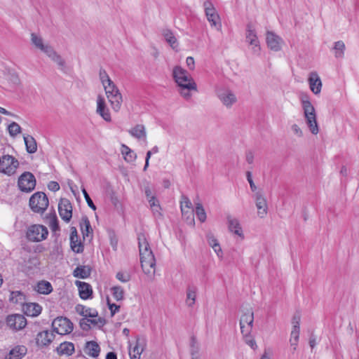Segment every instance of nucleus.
<instances>
[{
  "label": "nucleus",
  "instance_id": "obj_26",
  "mask_svg": "<svg viewBox=\"0 0 359 359\" xmlns=\"http://www.w3.org/2000/svg\"><path fill=\"white\" fill-rule=\"evenodd\" d=\"M25 313L28 316H37L42 311V307L37 303H28L23 306Z\"/></svg>",
  "mask_w": 359,
  "mask_h": 359
},
{
  "label": "nucleus",
  "instance_id": "obj_49",
  "mask_svg": "<svg viewBox=\"0 0 359 359\" xmlns=\"http://www.w3.org/2000/svg\"><path fill=\"white\" fill-rule=\"evenodd\" d=\"M105 109V100L101 95H98L97 98V110L96 112H104Z\"/></svg>",
  "mask_w": 359,
  "mask_h": 359
},
{
  "label": "nucleus",
  "instance_id": "obj_32",
  "mask_svg": "<svg viewBox=\"0 0 359 359\" xmlns=\"http://www.w3.org/2000/svg\"><path fill=\"white\" fill-rule=\"evenodd\" d=\"M90 272L91 269L88 266H79L74 269L73 275L74 277L85 279L90 276Z\"/></svg>",
  "mask_w": 359,
  "mask_h": 359
},
{
  "label": "nucleus",
  "instance_id": "obj_24",
  "mask_svg": "<svg viewBox=\"0 0 359 359\" xmlns=\"http://www.w3.org/2000/svg\"><path fill=\"white\" fill-rule=\"evenodd\" d=\"M304 118L306 123L311 133L313 135H317L318 133L319 129L316 114H304Z\"/></svg>",
  "mask_w": 359,
  "mask_h": 359
},
{
  "label": "nucleus",
  "instance_id": "obj_37",
  "mask_svg": "<svg viewBox=\"0 0 359 359\" xmlns=\"http://www.w3.org/2000/svg\"><path fill=\"white\" fill-rule=\"evenodd\" d=\"M81 230L82 231L83 237H88L90 233H93V229L90 225V222L86 216H83L81 218L80 223Z\"/></svg>",
  "mask_w": 359,
  "mask_h": 359
},
{
  "label": "nucleus",
  "instance_id": "obj_50",
  "mask_svg": "<svg viewBox=\"0 0 359 359\" xmlns=\"http://www.w3.org/2000/svg\"><path fill=\"white\" fill-rule=\"evenodd\" d=\"M165 40L170 44V46L175 48V43H177V39L172 32H168L165 34Z\"/></svg>",
  "mask_w": 359,
  "mask_h": 359
},
{
  "label": "nucleus",
  "instance_id": "obj_21",
  "mask_svg": "<svg viewBox=\"0 0 359 359\" xmlns=\"http://www.w3.org/2000/svg\"><path fill=\"white\" fill-rule=\"evenodd\" d=\"M256 206L257 208V215L259 217L263 218L267 214V202L260 193L256 194Z\"/></svg>",
  "mask_w": 359,
  "mask_h": 359
},
{
  "label": "nucleus",
  "instance_id": "obj_57",
  "mask_svg": "<svg viewBox=\"0 0 359 359\" xmlns=\"http://www.w3.org/2000/svg\"><path fill=\"white\" fill-rule=\"evenodd\" d=\"M246 177H247V180L248 181V182L250 184L251 190L252 191H255L256 190L257 187L252 180V173L250 171H248L246 172Z\"/></svg>",
  "mask_w": 359,
  "mask_h": 359
},
{
  "label": "nucleus",
  "instance_id": "obj_22",
  "mask_svg": "<svg viewBox=\"0 0 359 359\" xmlns=\"http://www.w3.org/2000/svg\"><path fill=\"white\" fill-rule=\"evenodd\" d=\"M76 313L83 316V318H96L98 316V312L92 308L86 307L81 304H78L75 307Z\"/></svg>",
  "mask_w": 359,
  "mask_h": 359
},
{
  "label": "nucleus",
  "instance_id": "obj_19",
  "mask_svg": "<svg viewBox=\"0 0 359 359\" xmlns=\"http://www.w3.org/2000/svg\"><path fill=\"white\" fill-rule=\"evenodd\" d=\"M70 245L72 250L76 253H81L83 251V245L79 240L77 230L74 226L71 228Z\"/></svg>",
  "mask_w": 359,
  "mask_h": 359
},
{
  "label": "nucleus",
  "instance_id": "obj_62",
  "mask_svg": "<svg viewBox=\"0 0 359 359\" xmlns=\"http://www.w3.org/2000/svg\"><path fill=\"white\" fill-rule=\"evenodd\" d=\"M212 249L215 251V252L217 254L218 257L222 258L223 252H222V250L219 243H217L215 246H212Z\"/></svg>",
  "mask_w": 359,
  "mask_h": 359
},
{
  "label": "nucleus",
  "instance_id": "obj_29",
  "mask_svg": "<svg viewBox=\"0 0 359 359\" xmlns=\"http://www.w3.org/2000/svg\"><path fill=\"white\" fill-rule=\"evenodd\" d=\"M35 290L39 294H48L53 291V287L50 282L41 280L35 286Z\"/></svg>",
  "mask_w": 359,
  "mask_h": 359
},
{
  "label": "nucleus",
  "instance_id": "obj_7",
  "mask_svg": "<svg viewBox=\"0 0 359 359\" xmlns=\"http://www.w3.org/2000/svg\"><path fill=\"white\" fill-rule=\"evenodd\" d=\"M53 331L60 335H65L71 333L74 329L72 321L66 317H57L52 322Z\"/></svg>",
  "mask_w": 359,
  "mask_h": 359
},
{
  "label": "nucleus",
  "instance_id": "obj_31",
  "mask_svg": "<svg viewBox=\"0 0 359 359\" xmlns=\"http://www.w3.org/2000/svg\"><path fill=\"white\" fill-rule=\"evenodd\" d=\"M197 287L194 285H189L187 289L186 303L188 306L191 307L196 302Z\"/></svg>",
  "mask_w": 359,
  "mask_h": 359
},
{
  "label": "nucleus",
  "instance_id": "obj_12",
  "mask_svg": "<svg viewBox=\"0 0 359 359\" xmlns=\"http://www.w3.org/2000/svg\"><path fill=\"white\" fill-rule=\"evenodd\" d=\"M6 324L15 331L23 329L27 325V320L23 315L11 314L6 318Z\"/></svg>",
  "mask_w": 359,
  "mask_h": 359
},
{
  "label": "nucleus",
  "instance_id": "obj_3",
  "mask_svg": "<svg viewBox=\"0 0 359 359\" xmlns=\"http://www.w3.org/2000/svg\"><path fill=\"white\" fill-rule=\"evenodd\" d=\"M31 41L36 48L44 53L52 61L55 62L61 71L65 72V61L51 46L44 43L43 39L34 33L31 34Z\"/></svg>",
  "mask_w": 359,
  "mask_h": 359
},
{
  "label": "nucleus",
  "instance_id": "obj_27",
  "mask_svg": "<svg viewBox=\"0 0 359 359\" xmlns=\"http://www.w3.org/2000/svg\"><path fill=\"white\" fill-rule=\"evenodd\" d=\"M100 352L99 344L94 341H88L85 346V353L93 358H97Z\"/></svg>",
  "mask_w": 359,
  "mask_h": 359
},
{
  "label": "nucleus",
  "instance_id": "obj_60",
  "mask_svg": "<svg viewBox=\"0 0 359 359\" xmlns=\"http://www.w3.org/2000/svg\"><path fill=\"white\" fill-rule=\"evenodd\" d=\"M48 188L52 191H57L60 189V185L57 182L50 181L48 184Z\"/></svg>",
  "mask_w": 359,
  "mask_h": 359
},
{
  "label": "nucleus",
  "instance_id": "obj_34",
  "mask_svg": "<svg viewBox=\"0 0 359 359\" xmlns=\"http://www.w3.org/2000/svg\"><path fill=\"white\" fill-rule=\"evenodd\" d=\"M26 150L29 154H34L37 150V144L35 139L31 135L24 136Z\"/></svg>",
  "mask_w": 359,
  "mask_h": 359
},
{
  "label": "nucleus",
  "instance_id": "obj_4",
  "mask_svg": "<svg viewBox=\"0 0 359 359\" xmlns=\"http://www.w3.org/2000/svg\"><path fill=\"white\" fill-rule=\"evenodd\" d=\"M103 87L112 109L115 111H119L122 102V96L114 83L111 81Z\"/></svg>",
  "mask_w": 359,
  "mask_h": 359
},
{
  "label": "nucleus",
  "instance_id": "obj_2",
  "mask_svg": "<svg viewBox=\"0 0 359 359\" xmlns=\"http://www.w3.org/2000/svg\"><path fill=\"white\" fill-rule=\"evenodd\" d=\"M137 239L142 269L146 274L154 275L156 259L149 244L143 233L139 234Z\"/></svg>",
  "mask_w": 359,
  "mask_h": 359
},
{
  "label": "nucleus",
  "instance_id": "obj_56",
  "mask_svg": "<svg viewBox=\"0 0 359 359\" xmlns=\"http://www.w3.org/2000/svg\"><path fill=\"white\" fill-rule=\"evenodd\" d=\"M82 192L88 206L95 210L96 209V207L94 205L92 199L90 198L86 190L85 189H83Z\"/></svg>",
  "mask_w": 359,
  "mask_h": 359
},
{
  "label": "nucleus",
  "instance_id": "obj_63",
  "mask_svg": "<svg viewBox=\"0 0 359 359\" xmlns=\"http://www.w3.org/2000/svg\"><path fill=\"white\" fill-rule=\"evenodd\" d=\"M186 63L189 69L192 70L194 69V59L192 57H187Z\"/></svg>",
  "mask_w": 359,
  "mask_h": 359
},
{
  "label": "nucleus",
  "instance_id": "obj_59",
  "mask_svg": "<svg viewBox=\"0 0 359 359\" xmlns=\"http://www.w3.org/2000/svg\"><path fill=\"white\" fill-rule=\"evenodd\" d=\"M291 130H292V133L297 137H301L303 136L302 130L297 124H293L291 126Z\"/></svg>",
  "mask_w": 359,
  "mask_h": 359
},
{
  "label": "nucleus",
  "instance_id": "obj_64",
  "mask_svg": "<svg viewBox=\"0 0 359 359\" xmlns=\"http://www.w3.org/2000/svg\"><path fill=\"white\" fill-rule=\"evenodd\" d=\"M300 320H301V318H300L299 314H295L293 316L292 320V326L299 327Z\"/></svg>",
  "mask_w": 359,
  "mask_h": 359
},
{
  "label": "nucleus",
  "instance_id": "obj_38",
  "mask_svg": "<svg viewBox=\"0 0 359 359\" xmlns=\"http://www.w3.org/2000/svg\"><path fill=\"white\" fill-rule=\"evenodd\" d=\"M129 133L137 139L145 138L146 130L143 125L138 124L129 130Z\"/></svg>",
  "mask_w": 359,
  "mask_h": 359
},
{
  "label": "nucleus",
  "instance_id": "obj_23",
  "mask_svg": "<svg viewBox=\"0 0 359 359\" xmlns=\"http://www.w3.org/2000/svg\"><path fill=\"white\" fill-rule=\"evenodd\" d=\"M75 351L74 344L72 342L65 341L56 348V352L59 355H72Z\"/></svg>",
  "mask_w": 359,
  "mask_h": 359
},
{
  "label": "nucleus",
  "instance_id": "obj_10",
  "mask_svg": "<svg viewBox=\"0 0 359 359\" xmlns=\"http://www.w3.org/2000/svg\"><path fill=\"white\" fill-rule=\"evenodd\" d=\"M36 186L34 175L29 172H25L18 179V187L22 191L30 192Z\"/></svg>",
  "mask_w": 359,
  "mask_h": 359
},
{
  "label": "nucleus",
  "instance_id": "obj_43",
  "mask_svg": "<svg viewBox=\"0 0 359 359\" xmlns=\"http://www.w3.org/2000/svg\"><path fill=\"white\" fill-rule=\"evenodd\" d=\"M113 297L116 301L123 300L124 298V290L121 286H114L111 288Z\"/></svg>",
  "mask_w": 359,
  "mask_h": 359
},
{
  "label": "nucleus",
  "instance_id": "obj_48",
  "mask_svg": "<svg viewBox=\"0 0 359 359\" xmlns=\"http://www.w3.org/2000/svg\"><path fill=\"white\" fill-rule=\"evenodd\" d=\"M182 214H184L185 209H192V204L190 201V200L186 197H182V201H181V205H180Z\"/></svg>",
  "mask_w": 359,
  "mask_h": 359
},
{
  "label": "nucleus",
  "instance_id": "obj_35",
  "mask_svg": "<svg viewBox=\"0 0 359 359\" xmlns=\"http://www.w3.org/2000/svg\"><path fill=\"white\" fill-rule=\"evenodd\" d=\"M283 44L284 42L280 36L271 32V50L278 51L282 48Z\"/></svg>",
  "mask_w": 359,
  "mask_h": 359
},
{
  "label": "nucleus",
  "instance_id": "obj_30",
  "mask_svg": "<svg viewBox=\"0 0 359 359\" xmlns=\"http://www.w3.org/2000/svg\"><path fill=\"white\" fill-rule=\"evenodd\" d=\"M299 333L300 327L292 326L290 337V344L293 351L297 350L299 339Z\"/></svg>",
  "mask_w": 359,
  "mask_h": 359
},
{
  "label": "nucleus",
  "instance_id": "obj_41",
  "mask_svg": "<svg viewBox=\"0 0 359 359\" xmlns=\"http://www.w3.org/2000/svg\"><path fill=\"white\" fill-rule=\"evenodd\" d=\"M252 332L249 333L241 332L244 341L248 344L252 349L255 350L257 348V343L251 334Z\"/></svg>",
  "mask_w": 359,
  "mask_h": 359
},
{
  "label": "nucleus",
  "instance_id": "obj_61",
  "mask_svg": "<svg viewBox=\"0 0 359 359\" xmlns=\"http://www.w3.org/2000/svg\"><path fill=\"white\" fill-rule=\"evenodd\" d=\"M184 217H186L187 219H190L191 222L194 221V210L193 209H185L184 214H182Z\"/></svg>",
  "mask_w": 359,
  "mask_h": 359
},
{
  "label": "nucleus",
  "instance_id": "obj_44",
  "mask_svg": "<svg viewBox=\"0 0 359 359\" xmlns=\"http://www.w3.org/2000/svg\"><path fill=\"white\" fill-rule=\"evenodd\" d=\"M194 212L200 222H204L205 221L206 213L203 205L201 203H196Z\"/></svg>",
  "mask_w": 359,
  "mask_h": 359
},
{
  "label": "nucleus",
  "instance_id": "obj_58",
  "mask_svg": "<svg viewBox=\"0 0 359 359\" xmlns=\"http://www.w3.org/2000/svg\"><path fill=\"white\" fill-rule=\"evenodd\" d=\"M207 241L210 246L212 248V246H215L218 243L217 240L215 238V236L211 234L208 233L207 235Z\"/></svg>",
  "mask_w": 359,
  "mask_h": 359
},
{
  "label": "nucleus",
  "instance_id": "obj_16",
  "mask_svg": "<svg viewBox=\"0 0 359 359\" xmlns=\"http://www.w3.org/2000/svg\"><path fill=\"white\" fill-rule=\"evenodd\" d=\"M105 324V320L102 318H82L79 321V326L83 331H88L93 326L102 327Z\"/></svg>",
  "mask_w": 359,
  "mask_h": 359
},
{
  "label": "nucleus",
  "instance_id": "obj_6",
  "mask_svg": "<svg viewBox=\"0 0 359 359\" xmlns=\"http://www.w3.org/2000/svg\"><path fill=\"white\" fill-rule=\"evenodd\" d=\"M203 7L211 27H214L218 31L220 30L222 28L220 17L213 4L210 1H205L203 3Z\"/></svg>",
  "mask_w": 359,
  "mask_h": 359
},
{
  "label": "nucleus",
  "instance_id": "obj_15",
  "mask_svg": "<svg viewBox=\"0 0 359 359\" xmlns=\"http://www.w3.org/2000/svg\"><path fill=\"white\" fill-rule=\"evenodd\" d=\"M55 338L53 332L43 330L36 336V344L39 347H46L50 344Z\"/></svg>",
  "mask_w": 359,
  "mask_h": 359
},
{
  "label": "nucleus",
  "instance_id": "obj_51",
  "mask_svg": "<svg viewBox=\"0 0 359 359\" xmlns=\"http://www.w3.org/2000/svg\"><path fill=\"white\" fill-rule=\"evenodd\" d=\"M302 107L304 109V112H314V107L307 99L302 100Z\"/></svg>",
  "mask_w": 359,
  "mask_h": 359
},
{
  "label": "nucleus",
  "instance_id": "obj_11",
  "mask_svg": "<svg viewBox=\"0 0 359 359\" xmlns=\"http://www.w3.org/2000/svg\"><path fill=\"white\" fill-rule=\"evenodd\" d=\"M254 323V313L251 309H247L240 319V327L241 332L249 333L252 332Z\"/></svg>",
  "mask_w": 359,
  "mask_h": 359
},
{
  "label": "nucleus",
  "instance_id": "obj_1",
  "mask_svg": "<svg viewBox=\"0 0 359 359\" xmlns=\"http://www.w3.org/2000/svg\"><path fill=\"white\" fill-rule=\"evenodd\" d=\"M172 75L179 87V92L182 96L189 99L192 91H197V86L190 74L182 68L176 66L173 69Z\"/></svg>",
  "mask_w": 359,
  "mask_h": 359
},
{
  "label": "nucleus",
  "instance_id": "obj_14",
  "mask_svg": "<svg viewBox=\"0 0 359 359\" xmlns=\"http://www.w3.org/2000/svg\"><path fill=\"white\" fill-rule=\"evenodd\" d=\"M246 41L252 46L255 53H259L260 50L259 41L257 36L255 28L250 24L247 25L246 29Z\"/></svg>",
  "mask_w": 359,
  "mask_h": 359
},
{
  "label": "nucleus",
  "instance_id": "obj_40",
  "mask_svg": "<svg viewBox=\"0 0 359 359\" xmlns=\"http://www.w3.org/2000/svg\"><path fill=\"white\" fill-rule=\"evenodd\" d=\"M10 301L15 304H23L25 301V295L20 291H13L10 294Z\"/></svg>",
  "mask_w": 359,
  "mask_h": 359
},
{
  "label": "nucleus",
  "instance_id": "obj_9",
  "mask_svg": "<svg viewBox=\"0 0 359 359\" xmlns=\"http://www.w3.org/2000/svg\"><path fill=\"white\" fill-rule=\"evenodd\" d=\"M18 165V161L12 156L4 155L0 158V171L4 174L13 175L16 172Z\"/></svg>",
  "mask_w": 359,
  "mask_h": 359
},
{
  "label": "nucleus",
  "instance_id": "obj_46",
  "mask_svg": "<svg viewBox=\"0 0 359 359\" xmlns=\"http://www.w3.org/2000/svg\"><path fill=\"white\" fill-rule=\"evenodd\" d=\"M49 226L53 231H57L60 229L58 220L55 212L50 216Z\"/></svg>",
  "mask_w": 359,
  "mask_h": 359
},
{
  "label": "nucleus",
  "instance_id": "obj_55",
  "mask_svg": "<svg viewBox=\"0 0 359 359\" xmlns=\"http://www.w3.org/2000/svg\"><path fill=\"white\" fill-rule=\"evenodd\" d=\"M116 278L122 283H127L130 280V276L127 273L123 272H118L116 276Z\"/></svg>",
  "mask_w": 359,
  "mask_h": 359
},
{
  "label": "nucleus",
  "instance_id": "obj_54",
  "mask_svg": "<svg viewBox=\"0 0 359 359\" xmlns=\"http://www.w3.org/2000/svg\"><path fill=\"white\" fill-rule=\"evenodd\" d=\"M148 201L149 203L151 208H152V210L154 212H158L160 206L158 204L156 203L158 201L156 199V198L154 196H151V198L148 199Z\"/></svg>",
  "mask_w": 359,
  "mask_h": 359
},
{
  "label": "nucleus",
  "instance_id": "obj_18",
  "mask_svg": "<svg viewBox=\"0 0 359 359\" xmlns=\"http://www.w3.org/2000/svg\"><path fill=\"white\" fill-rule=\"evenodd\" d=\"M76 285L78 287L79 296L82 299L93 298V289L90 284L77 280Z\"/></svg>",
  "mask_w": 359,
  "mask_h": 359
},
{
  "label": "nucleus",
  "instance_id": "obj_52",
  "mask_svg": "<svg viewBox=\"0 0 359 359\" xmlns=\"http://www.w3.org/2000/svg\"><path fill=\"white\" fill-rule=\"evenodd\" d=\"M199 348L195 337L191 338V355H194L195 353H198Z\"/></svg>",
  "mask_w": 359,
  "mask_h": 359
},
{
  "label": "nucleus",
  "instance_id": "obj_39",
  "mask_svg": "<svg viewBox=\"0 0 359 359\" xmlns=\"http://www.w3.org/2000/svg\"><path fill=\"white\" fill-rule=\"evenodd\" d=\"M345 50V44L342 41H338L334 43V56L337 58H341L344 57Z\"/></svg>",
  "mask_w": 359,
  "mask_h": 359
},
{
  "label": "nucleus",
  "instance_id": "obj_36",
  "mask_svg": "<svg viewBox=\"0 0 359 359\" xmlns=\"http://www.w3.org/2000/svg\"><path fill=\"white\" fill-rule=\"evenodd\" d=\"M121 154L125 161L128 163L133 162L136 158L135 153L124 144H121Z\"/></svg>",
  "mask_w": 359,
  "mask_h": 359
},
{
  "label": "nucleus",
  "instance_id": "obj_47",
  "mask_svg": "<svg viewBox=\"0 0 359 359\" xmlns=\"http://www.w3.org/2000/svg\"><path fill=\"white\" fill-rule=\"evenodd\" d=\"M99 76L102 86H105L107 83L112 81L106 70L102 68L100 69Z\"/></svg>",
  "mask_w": 359,
  "mask_h": 359
},
{
  "label": "nucleus",
  "instance_id": "obj_28",
  "mask_svg": "<svg viewBox=\"0 0 359 359\" xmlns=\"http://www.w3.org/2000/svg\"><path fill=\"white\" fill-rule=\"evenodd\" d=\"M229 229L230 231L243 238V233L239 221L236 218L228 217Z\"/></svg>",
  "mask_w": 359,
  "mask_h": 359
},
{
  "label": "nucleus",
  "instance_id": "obj_45",
  "mask_svg": "<svg viewBox=\"0 0 359 359\" xmlns=\"http://www.w3.org/2000/svg\"><path fill=\"white\" fill-rule=\"evenodd\" d=\"M8 130L11 137H15L20 133L21 128L17 123L13 122L8 126Z\"/></svg>",
  "mask_w": 359,
  "mask_h": 359
},
{
  "label": "nucleus",
  "instance_id": "obj_42",
  "mask_svg": "<svg viewBox=\"0 0 359 359\" xmlns=\"http://www.w3.org/2000/svg\"><path fill=\"white\" fill-rule=\"evenodd\" d=\"M252 332L249 333L241 332L244 341L248 344L252 349L255 350L257 348V343L251 334Z\"/></svg>",
  "mask_w": 359,
  "mask_h": 359
},
{
  "label": "nucleus",
  "instance_id": "obj_25",
  "mask_svg": "<svg viewBox=\"0 0 359 359\" xmlns=\"http://www.w3.org/2000/svg\"><path fill=\"white\" fill-rule=\"evenodd\" d=\"M27 348L25 346H17L10 351L5 359H22L27 353Z\"/></svg>",
  "mask_w": 359,
  "mask_h": 359
},
{
  "label": "nucleus",
  "instance_id": "obj_20",
  "mask_svg": "<svg viewBox=\"0 0 359 359\" xmlns=\"http://www.w3.org/2000/svg\"><path fill=\"white\" fill-rule=\"evenodd\" d=\"M308 81L310 89L314 94H318L320 93L322 82L316 72H313L310 73Z\"/></svg>",
  "mask_w": 359,
  "mask_h": 359
},
{
  "label": "nucleus",
  "instance_id": "obj_17",
  "mask_svg": "<svg viewBox=\"0 0 359 359\" xmlns=\"http://www.w3.org/2000/svg\"><path fill=\"white\" fill-rule=\"evenodd\" d=\"M145 347V339L137 337L135 346L133 347H130L129 355L130 359H140L141 354L144 351Z\"/></svg>",
  "mask_w": 359,
  "mask_h": 359
},
{
  "label": "nucleus",
  "instance_id": "obj_53",
  "mask_svg": "<svg viewBox=\"0 0 359 359\" xmlns=\"http://www.w3.org/2000/svg\"><path fill=\"white\" fill-rule=\"evenodd\" d=\"M107 305L112 316L119 311L120 306L111 303L109 298L107 299Z\"/></svg>",
  "mask_w": 359,
  "mask_h": 359
},
{
  "label": "nucleus",
  "instance_id": "obj_13",
  "mask_svg": "<svg viewBox=\"0 0 359 359\" xmlns=\"http://www.w3.org/2000/svg\"><path fill=\"white\" fill-rule=\"evenodd\" d=\"M58 211L62 219L68 223L72 217V205L69 200L61 198L58 204Z\"/></svg>",
  "mask_w": 359,
  "mask_h": 359
},
{
  "label": "nucleus",
  "instance_id": "obj_8",
  "mask_svg": "<svg viewBox=\"0 0 359 359\" xmlns=\"http://www.w3.org/2000/svg\"><path fill=\"white\" fill-rule=\"evenodd\" d=\"M48 235L47 228L41 224H33L28 228L27 238L33 242H39L45 240Z\"/></svg>",
  "mask_w": 359,
  "mask_h": 359
},
{
  "label": "nucleus",
  "instance_id": "obj_5",
  "mask_svg": "<svg viewBox=\"0 0 359 359\" xmlns=\"http://www.w3.org/2000/svg\"><path fill=\"white\" fill-rule=\"evenodd\" d=\"M49 204L48 198L43 192H36L29 198V207L36 213H43Z\"/></svg>",
  "mask_w": 359,
  "mask_h": 359
},
{
  "label": "nucleus",
  "instance_id": "obj_33",
  "mask_svg": "<svg viewBox=\"0 0 359 359\" xmlns=\"http://www.w3.org/2000/svg\"><path fill=\"white\" fill-rule=\"evenodd\" d=\"M220 100L223 102L224 104L226 106L232 105L236 101V97L235 95L229 90L221 93L219 95Z\"/></svg>",
  "mask_w": 359,
  "mask_h": 359
}]
</instances>
